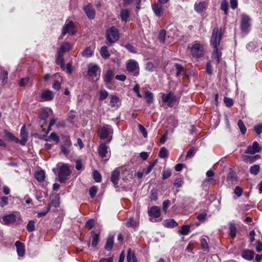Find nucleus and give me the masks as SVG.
Instances as JSON below:
<instances>
[{"instance_id":"4d7b16f0","label":"nucleus","mask_w":262,"mask_h":262,"mask_svg":"<svg viewBox=\"0 0 262 262\" xmlns=\"http://www.w3.org/2000/svg\"><path fill=\"white\" fill-rule=\"evenodd\" d=\"M49 138H50L51 140H53V141H55L56 143H57H57H59V137H58V136H57V135L56 133H52L50 134V136H49Z\"/></svg>"},{"instance_id":"1a4fd4ad","label":"nucleus","mask_w":262,"mask_h":262,"mask_svg":"<svg viewBox=\"0 0 262 262\" xmlns=\"http://www.w3.org/2000/svg\"><path fill=\"white\" fill-rule=\"evenodd\" d=\"M75 33V26L74 23L72 20H67L62 29V35H65L67 34H69L73 35Z\"/></svg>"},{"instance_id":"a211bd4d","label":"nucleus","mask_w":262,"mask_h":262,"mask_svg":"<svg viewBox=\"0 0 262 262\" xmlns=\"http://www.w3.org/2000/svg\"><path fill=\"white\" fill-rule=\"evenodd\" d=\"M260 156L258 155L254 156H248L246 155H242L241 158L242 160L247 163H252L256 160L260 159Z\"/></svg>"},{"instance_id":"052dcab7","label":"nucleus","mask_w":262,"mask_h":262,"mask_svg":"<svg viewBox=\"0 0 262 262\" xmlns=\"http://www.w3.org/2000/svg\"><path fill=\"white\" fill-rule=\"evenodd\" d=\"M29 81V78L28 77L21 78L19 82V85L20 86H24L28 83Z\"/></svg>"},{"instance_id":"9b49d317","label":"nucleus","mask_w":262,"mask_h":262,"mask_svg":"<svg viewBox=\"0 0 262 262\" xmlns=\"http://www.w3.org/2000/svg\"><path fill=\"white\" fill-rule=\"evenodd\" d=\"M262 150V146L257 141H254L252 145L248 146L245 153L249 155H254L259 152Z\"/></svg>"},{"instance_id":"8fccbe9b","label":"nucleus","mask_w":262,"mask_h":262,"mask_svg":"<svg viewBox=\"0 0 262 262\" xmlns=\"http://www.w3.org/2000/svg\"><path fill=\"white\" fill-rule=\"evenodd\" d=\"M16 251L19 256H23L26 251L25 247H16Z\"/></svg>"},{"instance_id":"6e6d98bb","label":"nucleus","mask_w":262,"mask_h":262,"mask_svg":"<svg viewBox=\"0 0 262 262\" xmlns=\"http://www.w3.org/2000/svg\"><path fill=\"white\" fill-rule=\"evenodd\" d=\"M108 95V92L105 90H102L100 92L99 99L100 100H103L105 99Z\"/></svg>"},{"instance_id":"473e14b6","label":"nucleus","mask_w":262,"mask_h":262,"mask_svg":"<svg viewBox=\"0 0 262 262\" xmlns=\"http://www.w3.org/2000/svg\"><path fill=\"white\" fill-rule=\"evenodd\" d=\"M157 162H158V159H156L153 162L149 163V165L147 166V167L146 168H144L143 169V172L145 174H148V173H149Z\"/></svg>"},{"instance_id":"4468645a","label":"nucleus","mask_w":262,"mask_h":262,"mask_svg":"<svg viewBox=\"0 0 262 262\" xmlns=\"http://www.w3.org/2000/svg\"><path fill=\"white\" fill-rule=\"evenodd\" d=\"M163 101L166 102L169 107H172L174 102L176 101V96L171 92L167 94H163L162 96Z\"/></svg>"},{"instance_id":"20e7f679","label":"nucleus","mask_w":262,"mask_h":262,"mask_svg":"<svg viewBox=\"0 0 262 262\" xmlns=\"http://www.w3.org/2000/svg\"><path fill=\"white\" fill-rule=\"evenodd\" d=\"M113 129L109 125L101 127L99 129V137L101 140L108 139V143L112 139Z\"/></svg>"},{"instance_id":"aec40b11","label":"nucleus","mask_w":262,"mask_h":262,"mask_svg":"<svg viewBox=\"0 0 262 262\" xmlns=\"http://www.w3.org/2000/svg\"><path fill=\"white\" fill-rule=\"evenodd\" d=\"M20 137L21 140H19L18 143H20L22 145H25L28 140V133L26 129L25 126L24 125L20 130Z\"/></svg>"},{"instance_id":"49530a36","label":"nucleus","mask_w":262,"mask_h":262,"mask_svg":"<svg viewBox=\"0 0 262 262\" xmlns=\"http://www.w3.org/2000/svg\"><path fill=\"white\" fill-rule=\"evenodd\" d=\"M27 229L29 232H32L35 229V222L31 220L29 221L27 225Z\"/></svg>"},{"instance_id":"6e6552de","label":"nucleus","mask_w":262,"mask_h":262,"mask_svg":"<svg viewBox=\"0 0 262 262\" xmlns=\"http://www.w3.org/2000/svg\"><path fill=\"white\" fill-rule=\"evenodd\" d=\"M251 18L246 14H242L240 24V28L242 32L247 33L249 32L251 26Z\"/></svg>"},{"instance_id":"3c124183","label":"nucleus","mask_w":262,"mask_h":262,"mask_svg":"<svg viewBox=\"0 0 262 262\" xmlns=\"http://www.w3.org/2000/svg\"><path fill=\"white\" fill-rule=\"evenodd\" d=\"M97 192V188L96 186H92L89 190V194L92 198H94Z\"/></svg>"},{"instance_id":"5701e85b","label":"nucleus","mask_w":262,"mask_h":262,"mask_svg":"<svg viewBox=\"0 0 262 262\" xmlns=\"http://www.w3.org/2000/svg\"><path fill=\"white\" fill-rule=\"evenodd\" d=\"M120 177V171L118 169H115L111 173V180L112 182L115 185H117L118 184V181Z\"/></svg>"},{"instance_id":"680f3d73","label":"nucleus","mask_w":262,"mask_h":262,"mask_svg":"<svg viewBox=\"0 0 262 262\" xmlns=\"http://www.w3.org/2000/svg\"><path fill=\"white\" fill-rule=\"evenodd\" d=\"M118 102H119V99L117 96H112V97L111 98L110 104L112 106H115L116 104H117L118 103Z\"/></svg>"},{"instance_id":"58836bf2","label":"nucleus","mask_w":262,"mask_h":262,"mask_svg":"<svg viewBox=\"0 0 262 262\" xmlns=\"http://www.w3.org/2000/svg\"><path fill=\"white\" fill-rule=\"evenodd\" d=\"M259 170L260 166L258 165H253L250 167L249 169L250 173L254 175H256Z\"/></svg>"},{"instance_id":"f3484780","label":"nucleus","mask_w":262,"mask_h":262,"mask_svg":"<svg viewBox=\"0 0 262 262\" xmlns=\"http://www.w3.org/2000/svg\"><path fill=\"white\" fill-rule=\"evenodd\" d=\"M149 216L157 219L160 217L161 214V209L159 207L154 206L151 207L148 211Z\"/></svg>"},{"instance_id":"79ce46f5","label":"nucleus","mask_w":262,"mask_h":262,"mask_svg":"<svg viewBox=\"0 0 262 262\" xmlns=\"http://www.w3.org/2000/svg\"><path fill=\"white\" fill-rule=\"evenodd\" d=\"M81 54L83 56L87 57H91L93 54L91 48L90 47H86L82 52Z\"/></svg>"},{"instance_id":"de8ad7c7","label":"nucleus","mask_w":262,"mask_h":262,"mask_svg":"<svg viewBox=\"0 0 262 262\" xmlns=\"http://www.w3.org/2000/svg\"><path fill=\"white\" fill-rule=\"evenodd\" d=\"M93 178L96 182L99 183L101 181V176L97 170L93 172Z\"/></svg>"},{"instance_id":"7c9ffc66","label":"nucleus","mask_w":262,"mask_h":262,"mask_svg":"<svg viewBox=\"0 0 262 262\" xmlns=\"http://www.w3.org/2000/svg\"><path fill=\"white\" fill-rule=\"evenodd\" d=\"M237 229L235 225L232 223H230L229 227V235L232 237L234 238L236 235Z\"/></svg>"},{"instance_id":"f03ea898","label":"nucleus","mask_w":262,"mask_h":262,"mask_svg":"<svg viewBox=\"0 0 262 262\" xmlns=\"http://www.w3.org/2000/svg\"><path fill=\"white\" fill-rule=\"evenodd\" d=\"M21 222L20 215L18 212H13L0 216V222L7 226L20 224Z\"/></svg>"},{"instance_id":"603ef678","label":"nucleus","mask_w":262,"mask_h":262,"mask_svg":"<svg viewBox=\"0 0 262 262\" xmlns=\"http://www.w3.org/2000/svg\"><path fill=\"white\" fill-rule=\"evenodd\" d=\"M138 128L144 138L147 137V132L146 128L141 124H138Z\"/></svg>"},{"instance_id":"4c0bfd02","label":"nucleus","mask_w":262,"mask_h":262,"mask_svg":"<svg viewBox=\"0 0 262 262\" xmlns=\"http://www.w3.org/2000/svg\"><path fill=\"white\" fill-rule=\"evenodd\" d=\"M92 236V246H97L99 239V234H97L94 231L91 232Z\"/></svg>"},{"instance_id":"b1692460","label":"nucleus","mask_w":262,"mask_h":262,"mask_svg":"<svg viewBox=\"0 0 262 262\" xmlns=\"http://www.w3.org/2000/svg\"><path fill=\"white\" fill-rule=\"evenodd\" d=\"M242 257L246 260H251L254 258V252L250 250H245L242 253Z\"/></svg>"},{"instance_id":"c03bdc74","label":"nucleus","mask_w":262,"mask_h":262,"mask_svg":"<svg viewBox=\"0 0 262 262\" xmlns=\"http://www.w3.org/2000/svg\"><path fill=\"white\" fill-rule=\"evenodd\" d=\"M167 154H168L167 149L165 147H163L160 150L159 154V157L160 158H165L167 156Z\"/></svg>"},{"instance_id":"f704fd0d","label":"nucleus","mask_w":262,"mask_h":262,"mask_svg":"<svg viewBox=\"0 0 262 262\" xmlns=\"http://www.w3.org/2000/svg\"><path fill=\"white\" fill-rule=\"evenodd\" d=\"M127 260L128 262H137V258L135 253L131 249L128 250Z\"/></svg>"},{"instance_id":"2f4dec72","label":"nucleus","mask_w":262,"mask_h":262,"mask_svg":"<svg viewBox=\"0 0 262 262\" xmlns=\"http://www.w3.org/2000/svg\"><path fill=\"white\" fill-rule=\"evenodd\" d=\"M101 56L103 59H106L110 56V54L107 50V47L106 46H103L100 51Z\"/></svg>"},{"instance_id":"ddd939ff","label":"nucleus","mask_w":262,"mask_h":262,"mask_svg":"<svg viewBox=\"0 0 262 262\" xmlns=\"http://www.w3.org/2000/svg\"><path fill=\"white\" fill-rule=\"evenodd\" d=\"M71 142L69 137L64 138V143L61 145V152L66 156H68L70 152Z\"/></svg>"},{"instance_id":"37998d69","label":"nucleus","mask_w":262,"mask_h":262,"mask_svg":"<svg viewBox=\"0 0 262 262\" xmlns=\"http://www.w3.org/2000/svg\"><path fill=\"white\" fill-rule=\"evenodd\" d=\"M166 36V30L164 29L161 30L158 35V39L160 42L163 43L165 42V39Z\"/></svg>"},{"instance_id":"2eb2a0df","label":"nucleus","mask_w":262,"mask_h":262,"mask_svg":"<svg viewBox=\"0 0 262 262\" xmlns=\"http://www.w3.org/2000/svg\"><path fill=\"white\" fill-rule=\"evenodd\" d=\"M208 3L205 1L196 2L194 5V11L198 13H201L205 11L208 7Z\"/></svg>"},{"instance_id":"f8f14e48","label":"nucleus","mask_w":262,"mask_h":262,"mask_svg":"<svg viewBox=\"0 0 262 262\" xmlns=\"http://www.w3.org/2000/svg\"><path fill=\"white\" fill-rule=\"evenodd\" d=\"M88 74L92 79H94L97 76V73H99V76L97 78L98 80L100 77V70L98 66L95 64H90L88 67Z\"/></svg>"},{"instance_id":"338daca9","label":"nucleus","mask_w":262,"mask_h":262,"mask_svg":"<svg viewBox=\"0 0 262 262\" xmlns=\"http://www.w3.org/2000/svg\"><path fill=\"white\" fill-rule=\"evenodd\" d=\"M125 47L130 52L133 53H136V50L135 47L131 44H127Z\"/></svg>"},{"instance_id":"e2e57ef3","label":"nucleus","mask_w":262,"mask_h":262,"mask_svg":"<svg viewBox=\"0 0 262 262\" xmlns=\"http://www.w3.org/2000/svg\"><path fill=\"white\" fill-rule=\"evenodd\" d=\"M254 130L257 135H260L262 133V124H258L254 127Z\"/></svg>"},{"instance_id":"9d476101","label":"nucleus","mask_w":262,"mask_h":262,"mask_svg":"<svg viewBox=\"0 0 262 262\" xmlns=\"http://www.w3.org/2000/svg\"><path fill=\"white\" fill-rule=\"evenodd\" d=\"M99 155L102 158H110L111 152L110 151L109 147L104 143H101L98 148Z\"/></svg>"},{"instance_id":"f257e3e1","label":"nucleus","mask_w":262,"mask_h":262,"mask_svg":"<svg viewBox=\"0 0 262 262\" xmlns=\"http://www.w3.org/2000/svg\"><path fill=\"white\" fill-rule=\"evenodd\" d=\"M222 38V34L219 31L217 28H214L212 30V33L210 39V44L213 48L212 53V58L215 60V64L220 63V58L222 54L219 52V46L220 45Z\"/></svg>"},{"instance_id":"5fc2aeb1","label":"nucleus","mask_w":262,"mask_h":262,"mask_svg":"<svg viewBox=\"0 0 262 262\" xmlns=\"http://www.w3.org/2000/svg\"><path fill=\"white\" fill-rule=\"evenodd\" d=\"M95 225V221L93 219H90L89 220L86 224H85V227L89 229H92Z\"/></svg>"},{"instance_id":"a878e982","label":"nucleus","mask_w":262,"mask_h":262,"mask_svg":"<svg viewBox=\"0 0 262 262\" xmlns=\"http://www.w3.org/2000/svg\"><path fill=\"white\" fill-rule=\"evenodd\" d=\"M152 10L157 16H161L163 11V7L158 2L152 6Z\"/></svg>"},{"instance_id":"bb28decb","label":"nucleus","mask_w":262,"mask_h":262,"mask_svg":"<svg viewBox=\"0 0 262 262\" xmlns=\"http://www.w3.org/2000/svg\"><path fill=\"white\" fill-rule=\"evenodd\" d=\"M193 226H194V224L183 225L181 226V229L178 232L182 235H187L190 231V228Z\"/></svg>"},{"instance_id":"c756f323","label":"nucleus","mask_w":262,"mask_h":262,"mask_svg":"<svg viewBox=\"0 0 262 262\" xmlns=\"http://www.w3.org/2000/svg\"><path fill=\"white\" fill-rule=\"evenodd\" d=\"M5 136L8 138V141H14L15 143H18L19 139L15 137L13 134L7 130L4 131Z\"/></svg>"},{"instance_id":"ea45409f","label":"nucleus","mask_w":262,"mask_h":262,"mask_svg":"<svg viewBox=\"0 0 262 262\" xmlns=\"http://www.w3.org/2000/svg\"><path fill=\"white\" fill-rule=\"evenodd\" d=\"M237 125L240 129V131L241 133L243 135H244L246 134L247 131V128L243 122V121L242 120H239L237 123Z\"/></svg>"},{"instance_id":"7ed1b4c3","label":"nucleus","mask_w":262,"mask_h":262,"mask_svg":"<svg viewBox=\"0 0 262 262\" xmlns=\"http://www.w3.org/2000/svg\"><path fill=\"white\" fill-rule=\"evenodd\" d=\"M120 38L119 30L115 26H112L106 31V45L108 47L113 46Z\"/></svg>"},{"instance_id":"dca6fc26","label":"nucleus","mask_w":262,"mask_h":262,"mask_svg":"<svg viewBox=\"0 0 262 262\" xmlns=\"http://www.w3.org/2000/svg\"><path fill=\"white\" fill-rule=\"evenodd\" d=\"M83 11L87 17L91 19L95 17L96 12L90 4H88L83 7Z\"/></svg>"},{"instance_id":"39448f33","label":"nucleus","mask_w":262,"mask_h":262,"mask_svg":"<svg viewBox=\"0 0 262 262\" xmlns=\"http://www.w3.org/2000/svg\"><path fill=\"white\" fill-rule=\"evenodd\" d=\"M71 171L67 164H62L59 168L58 172L59 181L61 183H65L69 179Z\"/></svg>"},{"instance_id":"393cba45","label":"nucleus","mask_w":262,"mask_h":262,"mask_svg":"<svg viewBox=\"0 0 262 262\" xmlns=\"http://www.w3.org/2000/svg\"><path fill=\"white\" fill-rule=\"evenodd\" d=\"M123 2L125 5H130L134 2L136 5V12H138L140 9L141 0H123Z\"/></svg>"},{"instance_id":"69168bd1","label":"nucleus","mask_w":262,"mask_h":262,"mask_svg":"<svg viewBox=\"0 0 262 262\" xmlns=\"http://www.w3.org/2000/svg\"><path fill=\"white\" fill-rule=\"evenodd\" d=\"M206 72L209 74L211 75L212 73V66L210 62H208L206 66Z\"/></svg>"},{"instance_id":"a18cd8bd","label":"nucleus","mask_w":262,"mask_h":262,"mask_svg":"<svg viewBox=\"0 0 262 262\" xmlns=\"http://www.w3.org/2000/svg\"><path fill=\"white\" fill-rule=\"evenodd\" d=\"M145 97L147 103H150L152 102L153 95L151 92L149 91L146 92L145 94Z\"/></svg>"},{"instance_id":"4be33fe9","label":"nucleus","mask_w":262,"mask_h":262,"mask_svg":"<svg viewBox=\"0 0 262 262\" xmlns=\"http://www.w3.org/2000/svg\"><path fill=\"white\" fill-rule=\"evenodd\" d=\"M73 48V45L68 42H64L58 50V52L61 54H64L66 52L71 50Z\"/></svg>"},{"instance_id":"72a5a7b5","label":"nucleus","mask_w":262,"mask_h":262,"mask_svg":"<svg viewBox=\"0 0 262 262\" xmlns=\"http://www.w3.org/2000/svg\"><path fill=\"white\" fill-rule=\"evenodd\" d=\"M63 54L57 52V56L56 60V63L60 66L61 68H64V61L63 58Z\"/></svg>"},{"instance_id":"6ab92c4d","label":"nucleus","mask_w":262,"mask_h":262,"mask_svg":"<svg viewBox=\"0 0 262 262\" xmlns=\"http://www.w3.org/2000/svg\"><path fill=\"white\" fill-rule=\"evenodd\" d=\"M114 72L113 70L110 69L108 70L104 74L103 77L104 81L106 84L112 83V80L114 77Z\"/></svg>"},{"instance_id":"c85d7f7f","label":"nucleus","mask_w":262,"mask_h":262,"mask_svg":"<svg viewBox=\"0 0 262 262\" xmlns=\"http://www.w3.org/2000/svg\"><path fill=\"white\" fill-rule=\"evenodd\" d=\"M120 15L121 20L126 23L128 20L129 15V11L126 9H123L120 11Z\"/></svg>"},{"instance_id":"cd10ccee","label":"nucleus","mask_w":262,"mask_h":262,"mask_svg":"<svg viewBox=\"0 0 262 262\" xmlns=\"http://www.w3.org/2000/svg\"><path fill=\"white\" fill-rule=\"evenodd\" d=\"M163 225L167 228L175 227L178 225V223L173 219H167L163 222Z\"/></svg>"},{"instance_id":"a19ab883","label":"nucleus","mask_w":262,"mask_h":262,"mask_svg":"<svg viewBox=\"0 0 262 262\" xmlns=\"http://www.w3.org/2000/svg\"><path fill=\"white\" fill-rule=\"evenodd\" d=\"M137 224V222L135 221L133 217L129 218L126 222V225L128 227H134L136 226Z\"/></svg>"},{"instance_id":"bf43d9fd","label":"nucleus","mask_w":262,"mask_h":262,"mask_svg":"<svg viewBox=\"0 0 262 262\" xmlns=\"http://www.w3.org/2000/svg\"><path fill=\"white\" fill-rule=\"evenodd\" d=\"M155 68V67L153 63H152L151 62H148L146 64L145 69H146V70H147L148 71L152 72L154 70Z\"/></svg>"},{"instance_id":"c9c22d12","label":"nucleus","mask_w":262,"mask_h":262,"mask_svg":"<svg viewBox=\"0 0 262 262\" xmlns=\"http://www.w3.org/2000/svg\"><path fill=\"white\" fill-rule=\"evenodd\" d=\"M229 4L227 0H223L221 3V9L224 11L225 15L228 13Z\"/></svg>"},{"instance_id":"423d86ee","label":"nucleus","mask_w":262,"mask_h":262,"mask_svg":"<svg viewBox=\"0 0 262 262\" xmlns=\"http://www.w3.org/2000/svg\"><path fill=\"white\" fill-rule=\"evenodd\" d=\"M126 68L127 71L134 76L139 74V66L138 63L134 59H130L126 62Z\"/></svg>"},{"instance_id":"13d9d810","label":"nucleus","mask_w":262,"mask_h":262,"mask_svg":"<svg viewBox=\"0 0 262 262\" xmlns=\"http://www.w3.org/2000/svg\"><path fill=\"white\" fill-rule=\"evenodd\" d=\"M224 103L227 106L230 107L233 105V100L230 98L225 97L224 99Z\"/></svg>"},{"instance_id":"09e8293b","label":"nucleus","mask_w":262,"mask_h":262,"mask_svg":"<svg viewBox=\"0 0 262 262\" xmlns=\"http://www.w3.org/2000/svg\"><path fill=\"white\" fill-rule=\"evenodd\" d=\"M8 204V198L7 196H3L1 198L0 207L3 208L7 205Z\"/></svg>"},{"instance_id":"412c9836","label":"nucleus","mask_w":262,"mask_h":262,"mask_svg":"<svg viewBox=\"0 0 262 262\" xmlns=\"http://www.w3.org/2000/svg\"><path fill=\"white\" fill-rule=\"evenodd\" d=\"M54 97V94L48 90L43 91L41 94V98L43 101H51Z\"/></svg>"},{"instance_id":"774afa93","label":"nucleus","mask_w":262,"mask_h":262,"mask_svg":"<svg viewBox=\"0 0 262 262\" xmlns=\"http://www.w3.org/2000/svg\"><path fill=\"white\" fill-rule=\"evenodd\" d=\"M234 193L237 196H240L243 193V190L240 187L236 186L234 189Z\"/></svg>"},{"instance_id":"864d4df0","label":"nucleus","mask_w":262,"mask_h":262,"mask_svg":"<svg viewBox=\"0 0 262 262\" xmlns=\"http://www.w3.org/2000/svg\"><path fill=\"white\" fill-rule=\"evenodd\" d=\"M59 205V199L57 198L55 200H52L50 204H49L48 206H50V209L52 206L54 207H57Z\"/></svg>"},{"instance_id":"0e129e2a","label":"nucleus","mask_w":262,"mask_h":262,"mask_svg":"<svg viewBox=\"0 0 262 262\" xmlns=\"http://www.w3.org/2000/svg\"><path fill=\"white\" fill-rule=\"evenodd\" d=\"M171 174V171L170 170H165L163 171L162 178L163 179H166L169 178Z\"/></svg>"},{"instance_id":"e433bc0d","label":"nucleus","mask_w":262,"mask_h":262,"mask_svg":"<svg viewBox=\"0 0 262 262\" xmlns=\"http://www.w3.org/2000/svg\"><path fill=\"white\" fill-rule=\"evenodd\" d=\"M35 177L39 182H42L45 178V173L43 170L37 171L35 174Z\"/></svg>"},{"instance_id":"0eeeda50","label":"nucleus","mask_w":262,"mask_h":262,"mask_svg":"<svg viewBox=\"0 0 262 262\" xmlns=\"http://www.w3.org/2000/svg\"><path fill=\"white\" fill-rule=\"evenodd\" d=\"M204 46L202 44L195 41L192 45L190 51L192 56L199 58L204 54Z\"/></svg>"}]
</instances>
